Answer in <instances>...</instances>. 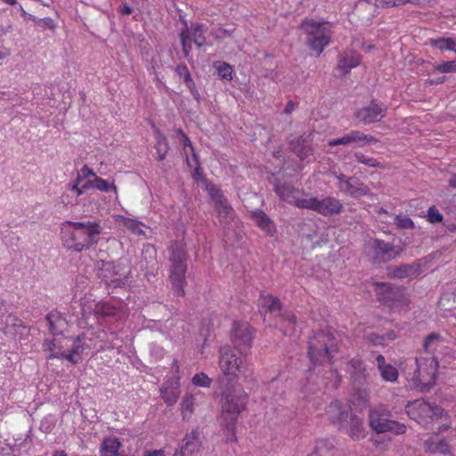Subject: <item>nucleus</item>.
I'll return each instance as SVG.
<instances>
[{"label":"nucleus","instance_id":"obj_42","mask_svg":"<svg viewBox=\"0 0 456 456\" xmlns=\"http://www.w3.org/2000/svg\"><path fill=\"white\" fill-rule=\"evenodd\" d=\"M1 323L4 325L3 327L4 333L11 335H14L16 332V328L21 326V321L18 320L14 315L6 314Z\"/></svg>","mask_w":456,"mask_h":456},{"label":"nucleus","instance_id":"obj_15","mask_svg":"<svg viewBox=\"0 0 456 456\" xmlns=\"http://www.w3.org/2000/svg\"><path fill=\"white\" fill-rule=\"evenodd\" d=\"M207 191L214 202V208L221 224H226L233 217V209L227 204L221 191L216 185H207Z\"/></svg>","mask_w":456,"mask_h":456},{"label":"nucleus","instance_id":"obj_19","mask_svg":"<svg viewBox=\"0 0 456 456\" xmlns=\"http://www.w3.org/2000/svg\"><path fill=\"white\" fill-rule=\"evenodd\" d=\"M387 113V107L383 103L375 101L368 106L359 109L355 116L363 124H370L380 121Z\"/></svg>","mask_w":456,"mask_h":456},{"label":"nucleus","instance_id":"obj_55","mask_svg":"<svg viewBox=\"0 0 456 456\" xmlns=\"http://www.w3.org/2000/svg\"><path fill=\"white\" fill-rule=\"evenodd\" d=\"M37 24H38L39 26H42V27H45V28H48L50 29H54L56 28V23L54 22V20L49 17L47 18H44V19H40V20H37Z\"/></svg>","mask_w":456,"mask_h":456},{"label":"nucleus","instance_id":"obj_34","mask_svg":"<svg viewBox=\"0 0 456 456\" xmlns=\"http://www.w3.org/2000/svg\"><path fill=\"white\" fill-rule=\"evenodd\" d=\"M443 342L444 338L438 333L433 332L429 334L423 343L424 355H434V353Z\"/></svg>","mask_w":456,"mask_h":456},{"label":"nucleus","instance_id":"obj_4","mask_svg":"<svg viewBox=\"0 0 456 456\" xmlns=\"http://www.w3.org/2000/svg\"><path fill=\"white\" fill-rule=\"evenodd\" d=\"M438 367L435 355L420 354L415 359V368L406 373L408 386L420 392L429 391L436 382Z\"/></svg>","mask_w":456,"mask_h":456},{"label":"nucleus","instance_id":"obj_59","mask_svg":"<svg viewBox=\"0 0 456 456\" xmlns=\"http://www.w3.org/2000/svg\"><path fill=\"white\" fill-rule=\"evenodd\" d=\"M20 12H21V16L26 20H32L35 22L37 20L34 15L28 13L21 6H20Z\"/></svg>","mask_w":456,"mask_h":456},{"label":"nucleus","instance_id":"obj_9","mask_svg":"<svg viewBox=\"0 0 456 456\" xmlns=\"http://www.w3.org/2000/svg\"><path fill=\"white\" fill-rule=\"evenodd\" d=\"M405 409L411 419L423 425H426L429 419L433 420L436 418L442 417L444 414L445 419H448L447 412L441 407L430 404L422 399L408 403Z\"/></svg>","mask_w":456,"mask_h":456},{"label":"nucleus","instance_id":"obj_37","mask_svg":"<svg viewBox=\"0 0 456 456\" xmlns=\"http://www.w3.org/2000/svg\"><path fill=\"white\" fill-rule=\"evenodd\" d=\"M195 397L191 394H185L181 402V415L183 420L191 418L194 411Z\"/></svg>","mask_w":456,"mask_h":456},{"label":"nucleus","instance_id":"obj_10","mask_svg":"<svg viewBox=\"0 0 456 456\" xmlns=\"http://www.w3.org/2000/svg\"><path fill=\"white\" fill-rule=\"evenodd\" d=\"M69 339V349L64 354L58 353L52 356H57V359H65L72 364L81 362L84 355H88L91 350L95 347V343L92 338L86 334L76 338H68Z\"/></svg>","mask_w":456,"mask_h":456},{"label":"nucleus","instance_id":"obj_33","mask_svg":"<svg viewBox=\"0 0 456 456\" xmlns=\"http://www.w3.org/2000/svg\"><path fill=\"white\" fill-rule=\"evenodd\" d=\"M360 62L361 56L357 53L350 51L341 55L338 61V69L347 72L349 69L357 67Z\"/></svg>","mask_w":456,"mask_h":456},{"label":"nucleus","instance_id":"obj_52","mask_svg":"<svg viewBox=\"0 0 456 456\" xmlns=\"http://www.w3.org/2000/svg\"><path fill=\"white\" fill-rule=\"evenodd\" d=\"M395 220L396 225L402 229H412L414 227L412 220L408 216H396Z\"/></svg>","mask_w":456,"mask_h":456},{"label":"nucleus","instance_id":"obj_2","mask_svg":"<svg viewBox=\"0 0 456 456\" xmlns=\"http://www.w3.org/2000/svg\"><path fill=\"white\" fill-rule=\"evenodd\" d=\"M338 350V340L334 334L321 331L312 336L308 342V356L311 362L316 366H327L330 376L335 382L338 376L336 370L331 368V359Z\"/></svg>","mask_w":456,"mask_h":456},{"label":"nucleus","instance_id":"obj_41","mask_svg":"<svg viewBox=\"0 0 456 456\" xmlns=\"http://www.w3.org/2000/svg\"><path fill=\"white\" fill-rule=\"evenodd\" d=\"M157 159L162 161L168 152L169 146L167 138L159 130L156 131V145Z\"/></svg>","mask_w":456,"mask_h":456},{"label":"nucleus","instance_id":"obj_38","mask_svg":"<svg viewBox=\"0 0 456 456\" xmlns=\"http://www.w3.org/2000/svg\"><path fill=\"white\" fill-rule=\"evenodd\" d=\"M259 305L270 314L280 312L281 310L280 300L273 295H261L259 298Z\"/></svg>","mask_w":456,"mask_h":456},{"label":"nucleus","instance_id":"obj_32","mask_svg":"<svg viewBox=\"0 0 456 456\" xmlns=\"http://www.w3.org/2000/svg\"><path fill=\"white\" fill-rule=\"evenodd\" d=\"M121 447V443L115 436H107L102 440L100 454L101 456H118V452Z\"/></svg>","mask_w":456,"mask_h":456},{"label":"nucleus","instance_id":"obj_62","mask_svg":"<svg viewBox=\"0 0 456 456\" xmlns=\"http://www.w3.org/2000/svg\"><path fill=\"white\" fill-rule=\"evenodd\" d=\"M6 314V307L4 302L0 299V321L3 322V319Z\"/></svg>","mask_w":456,"mask_h":456},{"label":"nucleus","instance_id":"obj_57","mask_svg":"<svg viewBox=\"0 0 456 456\" xmlns=\"http://www.w3.org/2000/svg\"><path fill=\"white\" fill-rule=\"evenodd\" d=\"M379 7H395V4L393 0H379L378 4Z\"/></svg>","mask_w":456,"mask_h":456},{"label":"nucleus","instance_id":"obj_64","mask_svg":"<svg viewBox=\"0 0 456 456\" xmlns=\"http://www.w3.org/2000/svg\"><path fill=\"white\" fill-rule=\"evenodd\" d=\"M449 185L451 187L456 188V174H454L450 179H449Z\"/></svg>","mask_w":456,"mask_h":456},{"label":"nucleus","instance_id":"obj_1","mask_svg":"<svg viewBox=\"0 0 456 456\" xmlns=\"http://www.w3.org/2000/svg\"><path fill=\"white\" fill-rule=\"evenodd\" d=\"M101 232V226L96 222L67 221L61 226L63 244L77 252L97 244Z\"/></svg>","mask_w":456,"mask_h":456},{"label":"nucleus","instance_id":"obj_39","mask_svg":"<svg viewBox=\"0 0 456 456\" xmlns=\"http://www.w3.org/2000/svg\"><path fill=\"white\" fill-rule=\"evenodd\" d=\"M281 330L284 335H292L296 331V316L292 313L281 315Z\"/></svg>","mask_w":456,"mask_h":456},{"label":"nucleus","instance_id":"obj_6","mask_svg":"<svg viewBox=\"0 0 456 456\" xmlns=\"http://www.w3.org/2000/svg\"><path fill=\"white\" fill-rule=\"evenodd\" d=\"M247 354L237 355L233 349L223 346L219 350L218 367L229 380L237 379L240 376L247 377L250 373Z\"/></svg>","mask_w":456,"mask_h":456},{"label":"nucleus","instance_id":"obj_27","mask_svg":"<svg viewBox=\"0 0 456 456\" xmlns=\"http://www.w3.org/2000/svg\"><path fill=\"white\" fill-rule=\"evenodd\" d=\"M115 221L119 226L126 228L132 233L139 236H145V229L147 227L142 222L126 217L124 216H116Z\"/></svg>","mask_w":456,"mask_h":456},{"label":"nucleus","instance_id":"obj_45","mask_svg":"<svg viewBox=\"0 0 456 456\" xmlns=\"http://www.w3.org/2000/svg\"><path fill=\"white\" fill-rule=\"evenodd\" d=\"M395 336L394 334H387L386 337V336H379L373 332H370V333L366 334L365 340L368 345L379 346V345H384V341L386 339L393 340V339H395Z\"/></svg>","mask_w":456,"mask_h":456},{"label":"nucleus","instance_id":"obj_23","mask_svg":"<svg viewBox=\"0 0 456 456\" xmlns=\"http://www.w3.org/2000/svg\"><path fill=\"white\" fill-rule=\"evenodd\" d=\"M340 428H345L346 433L354 441L362 440L367 436L363 419L355 415H350L349 421L346 420Z\"/></svg>","mask_w":456,"mask_h":456},{"label":"nucleus","instance_id":"obj_60","mask_svg":"<svg viewBox=\"0 0 456 456\" xmlns=\"http://www.w3.org/2000/svg\"><path fill=\"white\" fill-rule=\"evenodd\" d=\"M119 12L122 15H129L132 12V8L128 6L127 4H124L120 7Z\"/></svg>","mask_w":456,"mask_h":456},{"label":"nucleus","instance_id":"obj_17","mask_svg":"<svg viewBox=\"0 0 456 456\" xmlns=\"http://www.w3.org/2000/svg\"><path fill=\"white\" fill-rule=\"evenodd\" d=\"M378 140L370 134H366L358 130H352L339 138H335L328 142L329 146L346 145L353 147H363L368 144L375 143Z\"/></svg>","mask_w":456,"mask_h":456},{"label":"nucleus","instance_id":"obj_58","mask_svg":"<svg viewBox=\"0 0 456 456\" xmlns=\"http://www.w3.org/2000/svg\"><path fill=\"white\" fill-rule=\"evenodd\" d=\"M144 456H166L163 449L149 451L144 453Z\"/></svg>","mask_w":456,"mask_h":456},{"label":"nucleus","instance_id":"obj_46","mask_svg":"<svg viewBox=\"0 0 456 456\" xmlns=\"http://www.w3.org/2000/svg\"><path fill=\"white\" fill-rule=\"evenodd\" d=\"M431 45L438 49H446L456 52V42L452 38L431 39Z\"/></svg>","mask_w":456,"mask_h":456},{"label":"nucleus","instance_id":"obj_29","mask_svg":"<svg viewBox=\"0 0 456 456\" xmlns=\"http://www.w3.org/2000/svg\"><path fill=\"white\" fill-rule=\"evenodd\" d=\"M90 175H93V170L86 165L77 171L75 180L68 185V189L73 196L78 197L85 193L86 190L81 187L80 183Z\"/></svg>","mask_w":456,"mask_h":456},{"label":"nucleus","instance_id":"obj_28","mask_svg":"<svg viewBox=\"0 0 456 456\" xmlns=\"http://www.w3.org/2000/svg\"><path fill=\"white\" fill-rule=\"evenodd\" d=\"M378 369L382 379L388 382H395L398 379V371L395 367L387 363L383 355L379 354L376 358Z\"/></svg>","mask_w":456,"mask_h":456},{"label":"nucleus","instance_id":"obj_18","mask_svg":"<svg viewBox=\"0 0 456 456\" xmlns=\"http://www.w3.org/2000/svg\"><path fill=\"white\" fill-rule=\"evenodd\" d=\"M202 448L200 434L198 429H192L185 434L179 448L175 450L173 456H191L199 453Z\"/></svg>","mask_w":456,"mask_h":456},{"label":"nucleus","instance_id":"obj_14","mask_svg":"<svg viewBox=\"0 0 456 456\" xmlns=\"http://www.w3.org/2000/svg\"><path fill=\"white\" fill-rule=\"evenodd\" d=\"M172 368L174 370L159 388L160 396L168 406L175 405L181 394L179 368L176 360L173 361Z\"/></svg>","mask_w":456,"mask_h":456},{"label":"nucleus","instance_id":"obj_22","mask_svg":"<svg viewBox=\"0 0 456 456\" xmlns=\"http://www.w3.org/2000/svg\"><path fill=\"white\" fill-rule=\"evenodd\" d=\"M350 406L343 403L338 400L332 401L326 408V415L328 419L340 427L346 422L349 417Z\"/></svg>","mask_w":456,"mask_h":456},{"label":"nucleus","instance_id":"obj_30","mask_svg":"<svg viewBox=\"0 0 456 456\" xmlns=\"http://www.w3.org/2000/svg\"><path fill=\"white\" fill-rule=\"evenodd\" d=\"M46 320L53 335L62 334L68 326L67 321L59 312H51Z\"/></svg>","mask_w":456,"mask_h":456},{"label":"nucleus","instance_id":"obj_24","mask_svg":"<svg viewBox=\"0 0 456 456\" xmlns=\"http://www.w3.org/2000/svg\"><path fill=\"white\" fill-rule=\"evenodd\" d=\"M275 192L281 200L298 208H303V207L300 206L301 201H306L307 199L299 198V191L289 184L276 185Z\"/></svg>","mask_w":456,"mask_h":456},{"label":"nucleus","instance_id":"obj_26","mask_svg":"<svg viewBox=\"0 0 456 456\" xmlns=\"http://www.w3.org/2000/svg\"><path fill=\"white\" fill-rule=\"evenodd\" d=\"M69 339L68 338H53V339H46L43 345L44 351L48 353V359H57V356H52L53 354H58V353L64 354V348H68Z\"/></svg>","mask_w":456,"mask_h":456},{"label":"nucleus","instance_id":"obj_13","mask_svg":"<svg viewBox=\"0 0 456 456\" xmlns=\"http://www.w3.org/2000/svg\"><path fill=\"white\" fill-rule=\"evenodd\" d=\"M253 339V329L247 322H234L231 331V340L233 348L240 354H248Z\"/></svg>","mask_w":456,"mask_h":456},{"label":"nucleus","instance_id":"obj_5","mask_svg":"<svg viewBox=\"0 0 456 456\" xmlns=\"http://www.w3.org/2000/svg\"><path fill=\"white\" fill-rule=\"evenodd\" d=\"M169 251V279L175 294L178 297H183L184 295L183 289L186 284L185 273L187 271L188 259L185 244L183 242H175L171 245Z\"/></svg>","mask_w":456,"mask_h":456},{"label":"nucleus","instance_id":"obj_40","mask_svg":"<svg viewBox=\"0 0 456 456\" xmlns=\"http://www.w3.org/2000/svg\"><path fill=\"white\" fill-rule=\"evenodd\" d=\"M90 175L94 177V189L104 192L113 191L116 195H118V189L113 180H104L96 175L94 171L93 175Z\"/></svg>","mask_w":456,"mask_h":456},{"label":"nucleus","instance_id":"obj_35","mask_svg":"<svg viewBox=\"0 0 456 456\" xmlns=\"http://www.w3.org/2000/svg\"><path fill=\"white\" fill-rule=\"evenodd\" d=\"M305 140L300 136L291 141L290 146L293 151L299 157L301 160L306 159L313 154V150L310 146L306 145Z\"/></svg>","mask_w":456,"mask_h":456},{"label":"nucleus","instance_id":"obj_36","mask_svg":"<svg viewBox=\"0 0 456 456\" xmlns=\"http://www.w3.org/2000/svg\"><path fill=\"white\" fill-rule=\"evenodd\" d=\"M177 134H179V141L183 146L184 154L186 155V161L189 166H192L191 162V159L189 158V154L191 155V159L198 165V157L194 151L192 144L189 139V137L183 133V130L178 129Z\"/></svg>","mask_w":456,"mask_h":456},{"label":"nucleus","instance_id":"obj_3","mask_svg":"<svg viewBox=\"0 0 456 456\" xmlns=\"http://www.w3.org/2000/svg\"><path fill=\"white\" fill-rule=\"evenodd\" d=\"M248 394L243 389H229L222 395L221 425L227 429V439L235 440V426L240 414L248 402Z\"/></svg>","mask_w":456,"mask_h":456},{"label":"nucleus","instance_id":"obj_21","mask_svg":"<svg viewBox=\"0 0 456 456\" xmlns=\"http://www.w3.org/2000/svg\"><path fill=\"white\" fill-rule=\"evenodd\" d=\"M337 178L338 189L352 197L356 198L370 193L369 187L356 178H346L343 175H338Z\"/></svg>","mask_w":456,"mask_h":456},{"label":"nucleus","instance_id":"obj_47","mask_svg":"<svg viewBox=\"0 0 456 456\" xmlns=\"http://www.w3.org/2000/svg\"><path fill=\"white\" fill-rule=\"evenodd\" d=\"M354 158L357 160V162L362 163L365 166L370 167H382L381 162L375 158L369 157L367 155H364L361 152H356L354 154Z\"/></svg>","mask_w":456,"mask_h":456},{"label":"nucleus","instance_id":"obj_63","mask_svg":"<svg viewBox=\"0 0 456 456\" xmlns=\"http://www.w3.org/2000/svg\"><path fill=\"white\" fill-rule=\"evenodd\" d=\"M353 365L358 369L360 371L363 370L362 368V362L359 359H354L352 361Z\"/></svg>","mask_w":456,"mask_h":456},{"label":"nucleus","instance_id":"obj_53","mask_svg":"<svg viewBox=\"0 0 456 456\" xmlns=\"http://www.w3.org/2000/svg\"><path fill=\"white\" fill-rule=\"evenodd\" d=\"M436 69L441 73H450L456 71V61H446L438 64Z\"/></svg>","mask_w":456,"mask_h":456},{"label":"nucleus","instance_id":"obj_8","mask_svg":"<svg viewBox=\"0 0 456 456\" xmlns=\"http://www.w3.org/2000/svg\"><path fill=\"white\" fill-rule=\"evenodd\" d=\"M369 260L374 264L391 261L400 256L402 248L379 239L369 240L364 248Z\"/></svg>","mask_w":456,"mask_h":456},{"label":"nucleus","instance_id":"obj_25","mask_svg":"<svg viewBox=\"0 0 456 456\" xmlns=\"http://www.w3.org/2000/svg\"><path fill=\"white\" fill-rule=\"evenodd\" d=\"M250 216L257 227L269 236H273L276 232V226L273 221L262 210H253Z\"/></svg>","mask_w":456,"mask_h":456},{"label":"nucleus","instance_id":"obj_7","mask_svg":"<svg viewBox=\"0 0 456 456\" xmlns=\"http://www.w3.org/2000/svg\"><path fill=\"white\" fill-rule=\"evenodd\" d=\"M301 28L306 35L309 47L320 55L330 41V24L314 20H305L301 23Z\"/></svg>","mask_w":456,"mask_h":456},{"label":"nucleus","instance_id":"obj_12","mask_svg":"<svg viewBox=\"0 0 456 456\" xmlns=\"http://www.w3.org/2000/svg\"><path fill=\"white\" fill-rule=\"evenodd\" d=\"M300 206L305 209L315 211L324 216L338 215L343 210V204L334 197L323 199L310 197L306 199V201H301Z\"/></svg>","mask_w":456,"mask_h":456},{"label":"nucleus","instance_id":"obj_11","mask_svg":"<svg viewBox=\"0 0 456 456\" xmlns=\"http://www.w3.org/2000/svg\"><path fill=\"white\" fill-rule=\"evenodd\" d=\"M82 315L86 320L93 317L94 321H98L100 317H120V303H96L94 301L86 300L82 304Z\"/></svg>","mask_w":456,"mask_h":456},{"label":"nucleus","instance_id":"obj_31","mask_svg":"<svg viewBox=\"0 0 456 456\" xmlns=\"http://www.w3.org/2000/svg\"><path fill=\"white\" fill-rule=\"evenodd\" d=\"M426 452L430 453H443L450 454V445L444 439L436 440L435 437H430L424 442Z\"/></svg>","mask_w":456,"mask_h":456},{"label":"nucleus","instance_id":"obj_48","mask_svg":"<svg viewBox=\"0 0 456 456\" xmlns=\"http://www.w3.org/2000/svg\"><path fill=\"white\" fill-rule=\"evenodd\" d=\"M191 382L197 387H209L212 380L207 374L200 372L192 377Z\"/></svg>","mask_w":456,"mask_h":456},{"label":"nucleus","instance_id":"obj_49","mask_svg":"<svg viewBox=\"0 0 456 456\" xmlns=\"http://www.w3.org/2000/svg\"><path fill=\"white\" fill-rule=\"evenodd\" d=\"M413 273H414V271H413L412 266L401 265V266L396 267L394 270L392 275L395 278L404 279V278L410 277L411 274H413Z\"/></svg>","mask_w":456,"mask_h":456},{"label":"nucleus","instance_id":"obj_61","mask_svg":"<svg viewBox=\"0 0 456 456\" xmlns=\"http://www.w3.org/2000/svg\"><path fill=\"white\" fill-rule=\"evenodd\" d=\"M184 82L187 84L188 87L191 88V86H194V83L191 79V77L189 73V71H186V73H184Z\"/></svg>","mask_w":456,"mask_h":456},{"label":"nucleus","instance_id":"obj_54","mask_svg":"<svg viewBox=\"0 0 456 456\" xmlns=\"http://www.w3.org/2000/svg\"><path fill=\"white\" fill-rule=\"evenodd\" d=\"M191 167L195 166V170L192 174V177L193 179L196 181V182H200V181H203V182H206L204 180V177H203V174L201 172V169L200 167V163L198 162V165L196 164L195 161L192 160V159H191ZM206 183V186L207 185H209L208 183Z\"/></svg>","mask_w":456,"mask_h":456},{"label":"nucleus","instance_id":"obj_44","mask_svg":"<svg viewBox=\"0 0 456 456\" xmlns=\"http://www.w3.org/2000/svg\"><path fill=\"white\" fill-rule=\"evenodd\" d=\"M215 67L220 78L229 81L232 79L233 70L230 64L224 61H219L215 64Z\"/></svg>","mask_w":456,"mask_h":456},{"label":"nucleus","instance_id":"obj_56","mask_svg":"<svg viewBox=\"0 0 456 456\" xmlns=\"http://www.w3.org/2000/svg\"><path fill=\"white\" fill-rule=\"evenodd\" d=\"M94 177L88 175L86 178H84L80 183L81 187L84 190L94 189Z\"/></svg>","mask_w":456,"mask_h":456},{"label":"nucleus","instance_id":"obj_51","mask_svg":"<svg viewBox=\"0 0 456 456\" xmlns=\"http://www.w3.org/2000/svg\"><path fill=\"white\" fill-rule=\"evenodd\" d=\"M428 220L431 224L440 223L443 221V215L435 206H432L428 210Z\"/></svg>","mask_w":456,"mask_h":456},{"label":"nucleus","instance_id":"obj_20","mask_svg":"<svg viewBox=\"0 0 456 456\" xmlns=\"http://www.w3.org/2000/svg\"><path fill=\"white\" fill-rule=\"evenodd\" d=\"M205 26L201 24H194L191 29L185 28L181 32V41L184 53L187 55L191 50V44L193 42L197 46H201L205 44Z\"/></svg>","mask_w":456,"mask_h":456},{"label":"nucleus","instance_id":"obj_16","mask_svg":"<svg viewBox=\"0 0 456 456\" xmlns=\"http://www.w3.org/2000/svg\"><path fill=\"white\" fill-rule=\"evenodd\" d=\"M369 418L371 428L378 433L391 431L395 434L400 435L405 433L406 431V427L404 424L394 420H389L382 417L378 410H370Z\"/></svg>","mask_w":456,"mask_h":456},{"label":"nucleus","instance_id":"obj_50","mask_svg":"<svg viewBox=\"0 0 456 456\" xmlns=\"http://www.w3.org/2000/svg\"><path fill=\"white\" fill-rule=\"evenodd\" d=\"M333 448V445L328 440H318L315 444L314 451L309 456H322L321 452L324 450L330 451Z\"/></svg>","mask_w":456,"mask_h":456},{"label":"nucleus","instance_id":"obj_43","mask_svg":"<svg viewBox=\"0 0 456 456\" xmlns=\"http://www.w3.org/2000/svg\"><path fill=\"white\" fill-rule=\"evenodd\" d=\"M375 289L378 294L383 296L384 300L394 299V296L398 292V289L395 290L389 283H376Z\"/></svg>","mask_w":456,"mask_h":456}]
</instances>
